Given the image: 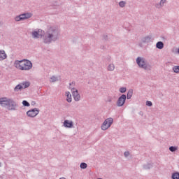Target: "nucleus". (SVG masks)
<instances>
[{
	"instance_id": "nucleus-9",
	"label": "nucleus",
	"mask_w": 179,
	"mask_h": 179,
	"mask_svg": "<svg viewBox=\"0 0 179 179\" xmlns=\"http://www.w3.org/2000/svg\"><path fill=\"white\" fill-rule=\"evenodd\" d=\"M9 100H10V99H8V98H0V104L1 106H2V107H8V105L9 103Z\"/></svg>"
},
{
	"instance_id": "nucleus-36",
	"label": "nucleus",
	"mask_w": 179,
	"mask_h": 179,
	"mask_svg": "<svg viewBox=\"0 0 179 179\" xmlns=\"http://www.w3.org/2000/svg\"><path fill=\"white\" fill-rule=\"evenodd\" d=\"M108 101L109 103H111V101H113V99H112L111 98H108Z\"/></svg>"
},
{
	"instance_id": "nucleus-37",
	"label": "nucleus",
	"mask_w": 179,
	"mask_h": 179,
	"mask_svg": "<svg viewBox=\"0 0 179 179\" xmlns=\"http://www.w3.org/2000/svg\"><path fill=\"white\" fill-rule=\"evenodd\" d=\"M31 106H35L36 101H32V102L31 103Z\"/></svg>"
},
{
	"instance_id": "nucleus-10",
	"label": "nucleus",
	"mask_w": 179,
	"mask_h": 179,
	"mask_svg": "<svg viewBox=\"0 0 179 179\" xmlns=\"http://www.w3.org/2000/svg\"><path fill=\"white\" fill-rule=\"evenodd\" d=\"M23 61L24 60H17L14 63V66L17 68V69H20L22 71V68H23Z\"/></svg>"
},
{
	"instance_id": "nucleus-5",
	"label": "nucleus",
	"mask_w": 179,
	"mask_h": 179,
	"mask_svg": "<svg viewBox=\"0 0 179 179\" xmlns=\"http://www.w3.org/2000/svg\"><path fill=\"white\" fill-rule=\"evenodd\" d=\"M23 63H22V71H29V69H31L33 68V64L31 63V61L28 59H22Z\"/></svg>"
},
{
	"instance_id": "nucleus-7",
	"label": "nucleus",
	"mask_w": 179,
	"mask_h": 179,
	"mask_svg": "<svg viewBox=\"0 0 179 179\" xmlns=\"http://www.w3.org/2000/svg\"><path fill=\"white\" fill-rule=\"evenodd\" d=\"M125 101H127V95L122 94L117 99L116 102V106L117 107H122L124 104H125Z\"/></svg>"
},
{
	"instance_id": "nucleus-14",
	"label": "nucleus",
	"mask_w": 179,
	"mask_h": 179,
	"mask_svg": "<svg viewBox=\"0 0 179 179\" xmlns=\"http://www.w3.org/2000/svg\"><path fill=\"white\" fill-rule=\"evenodd\" d=\"M73 97L75 101H79L80 100V94H79V92L77 91H76V92L73 94Z\"/></svg>"
},
{
	"instance_id": "nucleus-19",
	"label": "nucleus",
	"mask_w": 179,
	"mask_h": 179,
	"mask_svg": "<svg viewBox=\"0 0 179 179\" xmlns=\"http://www.w3.org/2000/svg\"><path fill=\"white\" fill-rule=\"evenodd\" d=\"M50 82H51L52 83H54L55 82H58V77H57L55 76H52L50 78Z\"/></svg>"
},
{
	"instance_id": "nucleus-30",
	"label": "nucleus",
	"mask_w": 179,
	"mask_h": 179,
	"mask_svg": "<svg viewBox=\"0 0 179 179\" xmlns=\"http://www.w3.org/2000/svg\"><path fill=\"white\" fill-rule=\"evenodd\" d=\"M119 90L120 93H125V92H127V87H120Z\"/></svg>"
},
{
	"instance_id": "nucleus-11",
	"label": "nucleus",
	"mask_w": 179,
	"mask_h": 179,
	"mask_svg": "<svg viewBox=\"0 0 179 179\" xmlns=\"http://www.w3.org/2000/svg\"><path fill=\"white\" fill-rule=\"evenodd\" d=\"M64 127L65 128H73V122L66 120L64 122Z\"/></svg>"
},
{
	"instance_id": "nucleus-20",
	"label": "nucleus",
	"mask_w": 179,
	"mask_h": 179,
	"mask_svg": "<svg viewBox=\"0 0 179 179\" xmlns=\"http://www.w3.org/2000/svg\"><path fill=\"white\" fill-rule=\"evenodd\" d=\"M115 69V66L114 64H110L108 66V71H113Z\"/></svg>"
},
{
	"instance_id": "nucleus-17",
	"label": "nucleus",
	"mask_w": 179,
	"mask_h": 179,
	"mask_svg": "<svg viewBox=\"0 0 179 179\" xmlns=\"http://www.w3.org/2000/svg\"><path fill=\"white\" fill-rule=\"evenodd\" d=\"M144 170H150V169H153V164L148 163L143 166Z\"/></svg>"
},
{
	"instance_id": "nucleus-18",
	"label": "nucleus",
	"mask_w": 179,
	"mask_h": 179,
	"mask_svg": "<svg viewBox=\"0 0 179 179\" xmlns=\"http://www.w3.org/2000/svg\"><path fill=\"white\" fill-rule=\"evenodd\" d=\"M132 94H134V90H129L126 96V99H127V100H130V99L132 97Z\"/></svg>"
},
{
	"instance_id": "nucleus-32",
	"label": "nucleus",
	"mask_w": 179,
	"mask_h": 179,
	"mask_svg": "<svg viewBox=\"0 0 179 179\" xmlns=\"http://www.w3.org/2000/svg\"><path fill=\"white\" fill-rule=\"evenodd\" d=\"M129 155H130L129 151H125L124 152V157H128V156H129Z\"/></svg>"
},
{
	"instance_id": "nucleus-34",
	"label": "nucleus",
	"mask_w": 179,
	"mask_h": 179,
	"mask_svg": "<svg viewBox=\"0 0 179 179\" xmlns=\"http://www.w3.org/2000/svg\"><path fill=\"white\" fill-rule=\"evenodd\" d=\"M103 39L105 40L106 41H107V40H108V36L107 35H103Z\"/></svg>"
},
{
	"instance_id": "nucleus-6",
	"label": "nucleus",
	"mask_w": 179,
	"mask_h": 179,
	"mask_svg": "<svg viewBox=\"0 0 179 179\" xmlns=\"http://www.w3.org/2000/svg\"><path fill=\"white\" fill-rule=\"evenodd\" d=\"M40 113V109L37 108H34L33 109H31L27 112V115L28 117H30L31 118H34V117H36V115H38Z\"/></svg>"
},
{
	"instance_id": "nucleus-24",
	"label": "nucleus",
	"mask_w": 179,
	"mask_h": 179,
	"mask_svg": "<svg viewBox=\"0 0 179 179\" xmlns=\"http://www.w3.org/2000/svg\"><path fill=\"white\" fill-rule=\"evenodd\" d=\"M173 71L175 73H179V66H174L173 67Z\"/></svg>"
},
{
	"instance_id": "nucleus-12",
	"label": "nucleus",
	"mask_w": 179,
	"mask_h": 179,
	"mask_svg": "<svg viewBox=\"0 0 179 179\" xmlns=\"http://www.w3.org/2000/svg\"><path fill=\"white\" fill-rule=\"evenodd\" d=\"M141 41L142 43H150V41H152V36H145L141 39Z\"/></svg>"
},
{
	"instance_id": "nucleus-43",
	"label": "nucleus",
	"mask_w": 179,
	"mask_h": 179,
	"mask_svg": "<svg viewBox=\"0 0 179 179\" xmlns=\"http://www.w3.org/2000/svg\"><path fill=\"white\" fill-rule=\"evenodd\" d=\"M0 26H1V22H0Z\"/></svg>"
},
{
	"instance_id": "nucleus-26",
	"label": "nucleus",
	"mask_w": 179,
	"mask_h": 179,
	"mask_svg": "<svg viewBox=\"0 0 179 179\" xmlns=\"http://www.w3.org/2000/svg\"><path fill=\"white\" fill-rule=\"evenodd\" d=\"M125 5H127V2L124 1H120V3H119V6L120 8H125Z\"/></svg>"
},
{
	"instance_id": "nucleus-13",
	"label": "nucleus",
	"mask_w": 179,
	"mask_h": 179,
	"mask_svg": "<svg viewBox=\"0 0 179 179\" xmlns=\"http://www.w3.org/2000/svg\"><path fill=\"white\" fill-rule=\"evenodd\" d=\"M6 53H5V50H0V61H3V59H6L7 58Z\"/></svg>"
},
{
	"instance_id": "nucleus-29",
	"label": "nucleus",
	"mask_w": 179,
	"mask_h": 179,
	"mask_svg": "<svg viewBox=\"0 0 179 179\" xmlns=\"http://www.w3.org/2000/svg\"><path fill=\"white\" fill-rule=\"evenodd\" d=\"M155 8H157V9H161V8H163V5L159 2L158 3H156L155 5Z\"/></svg>"
},
{
	"instance_id": "nucleus-41",
	"label": "nucleus",
	"mask_w": 179,
	"mask_h": 179,
	"mask_svg": "<svg viewBox=\"0 0 179 179\" xmlns=\"http://www.w3.org/2000/svg\"><path fill=\"white\" fill-rule=\"evenodd\" d=\"M141 115H143V113H141Z\"/></svg>"
},
{
	"instance_id": "nucleus-4",
	"label": "nucleus",
	"mask_w": 179,
	"mask_h": 179,
	"mask_svg": "<svg viewBox=\"0 0 179 179\" xmlns=\"http://www.w3.org/2000/svg\"><path fill=\"white\" fill-rule=\"evenodd\" d=\"M113 122H114V120L112 117L106 119L101 125L102 131H107V129L113 125Z\"/></svg>"
},
{
	"instance_id": "nucleus-40",
	"label": "nucleus",
	"mask_w": 179,
	"mask_h": 179,
	"mask_svg": "<svg viewBox=\"0 0 179 179\" xmlns=\"http://www.w3.org/2000/svg\"><path fill=\"white\" fill-rule=\"evenodd\" d=\"M1 164H2L0 162V167H1Z\"/></svg>"
},
{
	"instance_id": "nucleus-1",
	"label": "nucleus",
	"mask_w": 179,
	"mask_h": 179,
	"mask_svg": "<svg viewBox=\"0 0 179 179\" xmlns=\"http://www.w3.org/2000/svg\"><path fill=\"white\" fill-rule=\"evenodd\" d=\"M33 38H43L45 44H51L59 38V31L55 27H50L46 32L41 29L32 32Z\"/></svg>"
},
{
	"instance_id": "nucleus-35",
	"label": "nucleus",
	"mask_w": 179,
	"mask_h": 179,
	"mask_svg": "<svg viewBox=\"0 0 179 179\" xmlns=\"http://www.w3.org/2000/svg\"><path fill=\"white\" fill-rule=\"evenodd\" d=\"M166 1H167V0H161L159 3H160L163 6H164V3H166Z\"/></svg>"
},
{
	"instance_id": "nucleus-39",
	"label": "nucleus",
	"mask_w": 179,
	"mask_h": 179,
	"mask_svg": "<svg viewBox=\"0 0 179 179\" xmlns=\"http://www.w3.org/2000/svg\"><path fill=\"white\" fill-rule=\"evenodd\" d=\"M178 54H179V48H178Z\"/></svg>"
},
{
	"instance_id": "nucleus-28",
	"label": "nucleus",
	"mask_w": 179,
	"mask_h": 179,
	"mask_svg": "<svg viewBox=\"0 0 179 179\" xmlns=\"http://www.w3.org/2000/svg\"><path fill=\"white\" fill-rule=\"evenodd\" d=\"M23 86H24V89H27V87H29V86H30V83L29 82H24L22 83Z\"/></svg>"
},
{
	"instance_id": "nucleus-22",
	"label": "nucleus",
	"mask_w": 179,
	"mask_h": 179,
	"mask_svg": "<svg viewBox=\"0 0 179 179\" xmlns=\"http://www.w3.org/2000/svg\"><path fill=\"white\" fill-rule=\"evenodd\" d=\"M171 178L172 179H179V173L178 172H174L172 174Z\"/></svg>"
},
{
	"instance_id": "nucleus-33",
	"label": "nucleus",
	"mask_w": 179,
	"mask_h": 179,
	"mask_svg": "<svg viewBox=\"0 0 179 179\" xmlns=\"http://www.w3.org/2000/svg\"><path fill=\"white\" fill-rule=\"evenodd\" d=\"M71 92H72V94H75V93H76V92H78V90H76V88L73 87L71 88Z\"/></svg>"
},
{
	"instance_id": "nucleus-15",
	"label": "nucleus",
	"mask_w": 179,
	"mask_h": 179,
	"mask_svg": "<svg viewBox=\"0 0 179 179\" xmlns=\"http://www.w3.org/2000/svg\"><path fill=\"white\" fill-rule=\"evenodd\" d=\"M156 48L163 50V48H164V43L162 41H158L156 44Z\"/></svg>"
},
{
	"instance_id": "nucleus-3",
	"label": "nucleus",
	"mask_w": 179,
	"mask_h": 179,
	"mask_svg": "<svg viewBox=\"0 0 179 179\" xmlns=\"http://www.w3.org/2000/svg\"><path fill=\"white\" fill-rule=\"evenodd\" d=\"M31 16H33V14L31 13H25L21 15H17L15 17V22H20V21L26 20V19H30Z\"/></svg>"
},
{
	"instance_id": "nucleus-42",
	"label": "nucleus",
	"mask_w": 179,
	"mask_h": 179,
	"mask_svg": "<svg viewBox=\"0 0 179 179\" xmlns=\"http://www.w3.org/2000/svg\"><path fill=\"white\" fill-rule=\"evenodd\" d=\"M141 115H143V113H141Z\"/></svg>"
},
{
	"instance_id": "nucleus-23",
	"label": "nucleus",
	"mask_w": 179,
	"mask_h": 179,
	"mask_svg": "<svg viewBox=\"0 0 179 179\" xmlns=\"http://www.w3.org/2000/svg\"><path fill=\"white\" fill-rule=\"evenodd\" d=\"M80 169H82L83 170H85L86 169H87V164L85 163V162H82L80 164Z\"/></svg>"
},
{
	"instance_id": "nucleus-2",
	"label": "nucleus",
	"mask_w": 179,
	"mask_h": 179,
	"mask_svg": "<svg viewBox=\"0 0 179 179\" xmlns=\"http://www.w3.org/2000/svg\"><path fill=\"white\" fill-rule=\"evenodd\" d=\"M136 62L139 68L148 71L150 68V64L148 62V60L142 57H138L136 59Z\"/></svg>"
},
{
	"instance_id": "nucleus-16",
	"label": "nucleus",
	"mask_w": 179,
	"mask_h": 179,
	"mask_svg": "<svg viewBox=\"0 0 179 179\" xmlns=\"http://www.w3.org/2000/svg\"><path fill=\"white\" fill-rule=\"evenodd\" d=\"M66 101L68 103H72V95L71 94V92H66Z\"/></svg>"
},
{
	"instance_id": "nucleus-8",
	"label": "nucleus",
	"mask_w": 179,
	"mask_h": 179,
	"mask_svg": "<svg viewBox=\"0 0 179 179\" xmlns=\"http://www.w3.org/2000/svg\"><path fill=\"white\" fill-rule=\"evenodd\" d=\"M17 107H19V106L15 101H13V99H9L8 105L7 106L8 110L15 111Z\"/></svg>"
},
{
	"instance_id": "nucleus-21",
	"label": "nucleus",
	"mask_w": 179,
	"mask_h": 179,
	"mask_svg": "<svg viewBox=\"0 0 179 179\" xmlns=\"http://www.w3.org/2000/svg\"><path fill=\"white\" fill-rule=\"evenodd\" d=\"M23 89V86L20 84H18L15 88L14 90L15 92H19V90H22Z\"/></svg>"
},
{
	"instance_id": "nucleus-31",
	"label": "nucleus",
	"mask_w": 179,
	"mask_h": 179,
	"mask_svg": "<svg viewBox=\"0 0 179 179\" xmlns=\"http://www.w3.org/2000/svg\"><path fill=\"white\" fill-rule=\"evenodd\" d=\"M146 106H148V107H152V106H153V103H152V101H147L145 103Z\"/></svg>"
},
{
	"instance_id": "nucleus-27",
	"label": "nucleus",
	"mask_w": 179,
	"mask_h": 179,
	"mask_svg": "<svg viewBox=\"0 0 179 179\" xmlns=\"http://www.w3.org/2000/svg\"><path fill=\"white\" fill-rule=\"evenodd\" d=\"M22 105L24 107H30V103L26 100L22 101Z\"/></svg>"
},
{
	"instance_id": "nucleus-25",
	"label": "nucleus",
	"mask_w": 179,
	"mask_h": 179,
	"mask_svg": "<svg viewBox=\"0 0 179 179\" xmlns=\"http://www.w3.org/2000/svg\"><path fill=\"white\" fill-rule=\"evenodd\" d=\"M178 150V148H177L176 146L169 147L170 152H177Z\"/></svg>"
},
{
	"instance_id": "nucleus-38",
	"label": "nucleus",
	"mask_w": 179,
	"mask_h": 179,
	"mask_svg": "<svg viewBox=\"0 0 179 179\" xmlns=\"http://www.w3.org/2000/svg\"><path fill=\"white\" fill-rule=\"evenodd\" d=\"M75 84V83L72 82V83H70L69 85L70 86H72V85Z\"/></svg>"
}]
</instances>
